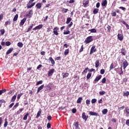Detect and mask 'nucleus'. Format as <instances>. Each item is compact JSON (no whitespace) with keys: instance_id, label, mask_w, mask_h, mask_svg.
<instances>
[{"instance_id":"19","label":"nucleus","mask_w":129,"mask_h":129,"mask_svg":"<svg viewBox=\"0 0 129 129\" xmlns=\"http://www.w3.org/2000/svg\"><path fill=\"white\" fill-rule=\"evenodd\" d=\"M56 29H57V27H55L53 29V34H54V35H56V36H58V35H59V33H58V32L57 31H56Z\"/></svg>"},{"instance_id":"61","label":"nucleus","mask_w":129,"mask_h":129,"mask_svg":"<svg viewBox=\"0 0 129 129\" xmlns=\"http://www.w3.org/2000/svg\"><path fill=\"white\" fill-rule=\"evenodd\" d=\"M72 112H73V113H76V108H73L72 109Z\"/></svg>"},{"instance_id":"15","label":"nucleus","mask_w":129,"mask_h":129,"mask_svg":"<svg viewBox=\"0 0 129 129\" xmlns=\"http://www.w3.org/2000/svg\"><path fill=\"white\" fill-rule=\"evenodd\" d=\"M13 47H11L6 52V55H9V54H11L12 52H13Z\"/></svg>"},{"instance_id":"21","label":"nucleus","mask_w":129,"mask_h":129,"mask_svg":"<svg viewBox=\"0 0 129 129\" xmlns=\"http://www.w3.org/2000/svg\"><path fill=\"white\" fill-rule=\"evenodd\" d=\"M62 75L63 78H66V77H68V76H69V74L68 73H66L64 74H62Z\"/></svg>"},{"instance_id":"60","label":"nucleus","mask_w":129,"mask_h":129,"mask_svg":"<svg viewBox=\"0 0 129 129\" xmlns=\"http://www.w3.org/2000/svg\"><path fill=\"white\" fill-rule=\"evenodd\" d=\"M111 15L112 16V17H115V16H116V13L113 12L111 13Z\"/></svg>"},{"instance_id":"37","label":"nucleus","mask_w":129,"mask_h":129,"mask_svg":"<svg viewBox=\"0 0 129 129\" xmlns=\"http://www.w3.org/2000/svg\"><path fill=\"white\" fill-rule=\"evenodd\" d=\"M18 106H19V103H17L14 106L13 108V110H14V109H16L17 108V107H18Z\"/></svg>"},{"instance_id":"44","label":"nucleus","mask_w":129,"mask_h":129,"mask_svg":"<svg viewBox=\"0 0 129 129\" xmlns=\"http://www.w3.org/2000/svg\"><path fill=\"white\" fill-rule=\"evenodd\" d=\"M105 72V70H104V69H102L100 70V74L102 75L104 74Z\"/></svg>"},{"instance_id":"34","label":"nucleus","mask_w":129,"mask_h":129,"mask_svg":"<svg viewBox=\"0 0 129 129\" xmlns=\"http://www.w3.org/2000/svg\"><path fill=\"white\" fill-rule=\"evenodd\" d=\"M16 98H17V96L16 95L13 96L11 100L12 102H14V101L16 100Z\"/></svg>"},{"instance_id":"3","label":"nucleus","mask_w":129,"mask_h":129,"mask_svg":"<svg viewBox=\"0 0 129 129\" xmlns=\"http://www.w3.org/2000/svg\"><path fill=\"white\" fill-rule=\"evenodd\" d=\"M89 114L90 115H92V116H98V115H99L98 114V113H96V112H93V111H89Z\"/></svg>"},{"instance_id":"1","label":"nucleus","mask_w":129,"mask_h":129,"mask_svg":"<svg viewBox=\"0 0 129 129\" xmlns=\"http://www.w3.org/2000/svg\"><path fill=\"white\" fill-rule=\"evenodd\" d=\"M92 36L88 37L85 41L86 44H89L90 42H92Z\"/></svg>"},{"instance_id":"46","label":"nucleus","mask_w":129,"mask_h":129,"mask_svg":"<svg viewBox=\"0 0 129 129\" xmlns=\"http://www.w3.org/2000/svg\"><path fill=\"white\" fill-rule=\"evenodd\" d=\"M96 101H97L96 99H93L91 100V102H92V104L95 103V102H96Z\"/></svg>"},{"instance_id":"43","label":"nucleus","mask_w":129,"mask_h":129,"mask_svg":"<svg viewBox=\"0 0 129 129\" xmlns=\"http://www.w3.org/2000/svg\"><path fill=\"white\" fill-rule=\"evenodd\" d=\"M43 83V81L41 80L39 81H38L36 83V85H39V84H42Z\"/></svg>"},{"instance_id":"11","label":"nucleus","mask_w":129,"mask_h":129,"mask_svg":"<svg viewBox=\"0 0 129 129\" xmlns=\"http://www.w3.org/2000/svg\"><path fill=\"white\" fill-rule=\"evenodd\" d=\"M27 20V19L24 18L23 20L21 21V22L20 23V26L22 27V26L24 25V24H25V22Z\"/></svg>"},{"instance_id":"36","label":"nucleus","mask_w":129,"mask_h":129,"mask_svg":"<svg viewBox=\"0 0 129 129\" xmlns=\"http://www.w3.org/2000/svg\"><path fill=\"white\" fill-rule=\"evenodd\" d=\"M107 32L109 33L110 32V30H111V26L108 25L107 27Z\"/></svg>"},{"instance_id":"64","label":"nucleus","mask_w":129,"mask_h":129,"mask_svg":"<svg viewBox=\"0 0 129 129\" xmlns=\"http://www.w3.org/2000/svg\"><path fill=\"white\" fill-rule=\"evenodd\" d=\"M126 124L129 126V119H127L126 121Z\"/></svg>"},{"instance_id":"38","label":"nucleus","mask_w":129,"mask_h":129,"mask_svg":"<svg viewBox=\"0 0 129 129\" xmlns=\"http://www.w3.org/2000/svg\"><path fill=\"white\" fill-rule=\"evenodd\" d=\"M8 25H11V21H8L6 22L5 25V27H7V26H8Z\"/></svg>"},{"instance_id":"32","label":"nucleus","mask_w":129,"mask_h":129,"mask_svg":"<svg viewBox=\"0 0 129 129\" xmlns=\"http://www.w3.org/2000/svg\"><path fill=\"white\" fill-rule=\"evenodd\" d=\"M69 54V49H66L64 52V55L66 56V55H68Z\"/></svg>"},{"instance_id":"24","label":"nucleus","mask_w":129,"mask_h":129,"mask_svg":"<svg viewBox=\"0 0 129 129\" xmlns=\"http://www.w3.org/2000/svg\"><path fill=\"white\" fill-rule=\"evenodd\" d=\"M89 32H90L91 33H96V29L93 28L92 29L89 30Z\"/></svg>"},{"instance_id":"5","label":"nucleus","mask_w":129,"mask_h":129,"mask_svg":"<svg viewBox=\"0 0 129 129\" xmlns=\"http://www.w3.org/2000/svg\"><path fill=\"white\" fill-rule=\"evenodd\" d=\"M32 15H33V10H30L29 12L27 13L26 17H27V18H31Z\"/></svg>"},{"instance_id":"22","label":"nucleus","mask_w":129,"mask_h":129,"mask_svg":"<svg viewBox=\"0 0 129 129\" xmlns=\"http://www.w3.org/2000/svg\"><path fill=\"white\" fill-rule=\"evenodd\" d=\"M82 97H79L78 98L77 101V103H81V101H82Z\"/></svg>"},{"instance_id":"8","label":"nucleus","mask_w":129,"mask_h":129,"mask_svg":"<svg viewBox=\"0 0 129 129\" xmlns=\"http://www.w3.org/2000/svg\"><path fill=\"white\" fill-rule=\"evenodd\" d=\"M96 51V48H95V47L94 46H92L91 48L90 54L91 55V54H93L94 53V52Z\"/></svg>"},{"instance_id":"12","label":"nucleus","mask_w":129,"mask_h":129,"mask_svg":"<svg viewBox=\"0 0 129 129\" xmlns=\"http://www.w3.org/2000/svg\"><path fill=\"white\" fill-rule=\"evenodd\" d=\"M36 9H38V10H40L42 8V3H38L36 5Z\"/></svg>"},{"instance_id":"6","label":"nucleus","mask_w":129,"mask_h":129,"mask_svg":"<svg viewBox=\"0 0 129 129\" xmlns=\"http://www.w3.org/2000/svg\"><path fill=\"white\" fill-rule=\"evenodd\" d=\"M55 71V69H52L49 70L48 72V76H52L53 75L54 72Z\"/></svg>"},{"instance_id":"50","label":"nucleus","mask_w":129,"mask_h":129,"mask_svg":"<svg viewBox=\"0 0 129 129\" xmlns=\"http://www.w3.org/2000/svg\"><path fill=\"white\" fill-rule=\"evenodd\" d=\"M33 7L32 4L30 5L29 4H27V9H31V8Z\"/></svg>"},{"instance_id":"16","label":"nucleus","mask_w":129,"mask_h":129,"mask_svg":"<svg viewBox=\"0 0 129 129\" xmlns=\"http://www.w3.org/2000/svg\"><path fill=\"white\" fill-rule=\"evenodd\" d=\"M49 61H50L52 66L53 65H54V64H55V60H54V59H53V58H52V57H49Z\"/></svg>"},{"instance_id":"13","label":"nucleus","mask_w":129,"mask_h":129,"mask_svg":"<svg viewBox=\"0 0 129 129\" xmlns=\"http://www.w3.org/2000/svg\"><path fill=\"white\" fill-rule=\"evenodd\" d=\"M43 88H44V85H42L40 86V87H39L38 88V89L37 91V93H39V92H40V91H41V90H42V89H43Z\"/></svg>"},{"instance_id":"9","label":"nucleus","mask_w":129,"mask_h":129,"mask_svg":"<svg viewBox=\"0 0 129 129\" xmlns=\"http://www.w3.org/2000/svg\"><path fill=\"white\" fill-rule=\"evenodd\" d=\"M101 77H102L101 75H99V76L97 77L94 81V83L99 81V80L101 79Z\"/></svg>"},{"instance_id":"20","label":"nucleus","mask_w":129,"mask_h":129,"mask_svg":"<svg viewBox=\"0 0 129 129\" xmlns=\"http://www.w3.org/2000/svg\"><path fill=\"white\" fill-rule=\"evenodd\" d=\"M99 66V59H97L95 62V67L97 68Z\"/></svg>"},{"instance_id":"14","label":"nucleus","mask_w":129,"mask_h":129,"mask_svg":"<svg viewBox=\"0 0 129 129\" xmlns=\"http://www.w3.org/2000/svg\"><path fill=\"white\" fill-rule=\"evenodd\" d=\"M107 5V1H106V0H102V6L103 7H106Z\"/></svg>"},{"instance_id":"41","label":"nucleus","mask_w":129,"mask_h":129,"mask_svg":"<svg viewBox=\"0 0 129 129\" xmlns=\"http://www.w3.org/2000/svg\"><path fill=\"white\" fill-rule=\"evenodd\" d=\"M91 77V73H89L87 75V79H89Z\"/></svg>"},{"instance_id":"63","label":"nucleus","mask_w":129,"mask_h":129,"mask_svg":"<svg viewBox=\"0 0 129 129\" xmlns=\"http://www.w3.org/2000/svg\"><path fill=\"white\" fill-rule=\"evenodd\" d=\"M62 11H63V13H67V12H68V9H63L62 10Z\"/></svg>"},{"instance_id":"31","label":"nucleus","mask_w":129,"mask_h":129,"mask_svg":"<svg viewBox=\"0 0 129 129\" xmlns=\"http://www.w3.org/2000/svg\"><path fill=\"white\" fill-rule=\"evenodd\" d=\"M124 111V112H126V114H128V115H129V109L127 107L125 108Z\"/></svg>"},{"instance_id":"25","label":"nucleus","mask_w":129,"mask_h":129,"mask_svg":"<svg viewBox=\"0 0 129 129\" xmlns=\"http://www.w3.org/2000/svg\"><path fill=\"white\" fill-rule=\"evenodd\" d=\"M124 51H125V49H124V48H122V49H121V52H120V53H121V54H122L123 56H125V55H126V53H125V52H124Z\"/></svg>"},{"instance_id":"33","label":"nucleus","mask_w":129,"mask_h":129,"mask_svg":"<svg viewBox=\"0 0 129 129\" xmlns=\"http://www.w3.org/2000/svg\"><path fill=\"white\" fill-rule=\"evenodd\" d=\"M28 115H29V113H27L23 117V120H27L28 118Z\"/></svg>"},{"instance_id":"17","label":"nucleus","mask_w":129,"mask_h":129,"mask_svg":"<svg viewBox=\"0 0 129 129\" xmlns=\"http://www.w3.org/2000/svg\"><path fill=\"white\" fill-rule=\"evenodd\" d=\"M78 123H79L78 121H77L74 124L75 127L76 129H80V128L79 127V126L78 125Z\"/></svg>"},{"instance_id":"49","label":"nucleus","mask_w":129,"mask_h":129,"mask_svg":"<svg viewBox=\"0 0 129 129\" xmlns=\"http://www.w3.org/2000/svg\"><path fill=\"white\" fill-rule=\"evenodd\" d=\"M112 69H113V63H112L110 66V71L112 70Z\"/></svg>"},{"instance_id":"28","label":"nucleus","mask_w":129,"mask_h":129,"mask_svg":"<svg viewBox=\"0 0 129 129\" xmlns=\"http://www.w3.org/2000/svg\"><path fill=\"white\" fill-rule=\"evenodd\" d=\"M17 46L18 47H19V48H22L23 47V46H24V44H23V43L22 42H19L18 44H17Z\"/></svg>"},{"instance_id":"51","label":"nucleus","mask_w":129,"mask_h":129,"mask_svg":"<svg viewBox=\"0 0 129 129\" xmlns=\"http://www.w3.org/2000/svg\"><path fill=\"white\" fill-rule=\"evenodd\" d=\"M83 51V45H82L81 46V48H80V49L79 50V52L81 53V52H82Z\"/></svg>"},{"instance_id":"30","label":"nucleus","mask_w":129,"mask_h":129,"mask_svg":"<svg viewBox=\"0 0 129 129\" xmlns=\"http://www.w3.org/2000/svg\"><path fill=\"white\" fill-rule=\"evenodd\" d=\"M73 26V22H71L69 25H68L67 29H68L70 28H71Z\"/></svg>"},{"instance_id":"4","label":"nucleus","mask_w":129,"mask_h":129,"mask_svg":"<svg viewBox=\"0 0 129 129\" xmlns=\"http://www.w3.org/2000/svg\"><path fill=\"white\" fill-rule=\"evenodd\" d=\"M43 28V25L41 24L37 26H36L35 28H33V31H36V30H40Z\"/></svg>"},{"instance_id":"18","label":"nucleus","mask_w":129,"mask_h":129,"mask_svg":"<svg viewBox=\"0 0 129 129\" xmlns=\"http://www.w3.org/2000/svg\"><path fill=\"white\" fill-rule=\"evenodd\" d=\"M108 110H107V109H104L102 110V113L103 114L105 115L106 113H107Z\"/></svg>"},{"instance_id":"35","label":"nucleus","mask_w":129,"mask_h":129,"mask_svg":"<svg viewBox=\"0 0 129 129\" xmlns=\"http://www.w3.org/2000/svg\"><path fill=\"white\" fill-rule=\"evenodd\" d=\"M33 24H31V25L28 28L27 31H26L27 33H28L29 31H31L32 29L33 28Z\"/></svg>"},{"instance_id":"26","label":"nucleus","mask_w":129,"mask_h":129,"mask_svg":"<svg viewBox=\"0 0 129 129\" xmlns=\"http://www.w3.org/2000/svg\"><path fill=\"white\" fill-rule=\"evenodd\" d=\"M72 20V19H71V18H70V17L68 18L67 19L66 24H69V23H70V22H71Z\"/></svg>"},{"instance_id":"62","label":"nucleus","mask_w":129,"mask_h":129,"mask_svg":"<svg viewBox=\"0 0 129 129\" xmlns=\"http://www.w3.org/2000/svg\"><path fill=\"white\" fill-rule=\"evenodd\" d=\"M8 121H6V122H5L4 127H7V126H8Z\"/></svg>"},{"instance_id":"57","label":"nucleus","mask_w":129,"mask_h":129,"mask_svg":"<svg viewBox=\"0 0 129 129\" xmlns=\"http://www.w3.org/2000/svg\"><path fill=\"white\" fill-rule=\"evenodd\" d=\"M3 19H4V15L1 14L0 15V21H2V20H3Z\"/></svg>"},{"instance_id":"52","label":"nucleus","mask_w":129,"mask_h":129,"mask_svg":"<svg viewBox=\"0 0 129 129\" xmlns=\"http://www.w3.org/2000/svg\"><path fill=\"white\" fill-rule=\"evenodd\" d=\"M6 46H10L11 42H10V41L6 42Z\"/></svg>"},{"instance_id":"23","label":"nucleus","mask_w":129,"mask_h":129,"mask_svg":"<svg viewBox=\"0 0 129 129\" xmlns=\"http://www.w3.org/2000/svg\"><path fill=\"white\" fill-rule=\"evenodd\" d=\"M99 11V10H98V9H95L93 11L94 15H96V14L98 13Z\"/></svg>"},{"instance_id":"40","label":"nucleus","mask_w":129,"mask_h":129,"mask_svg":"<svg viewBox=\"0 0 129 129\" xmlns=\"http://www.w3.org/2000/svg\"><path fill=\"white\" fill-rule=\"evenodd\" d=\"M70 34V31L68 30L67 31H65L63 32L64 35H69Z\"/></svg>"},{"instance_id":"29","label":"nucleus","mask_w":129,"mask_h":129,"mask_svg":"<svg viewBox=\"0 0 129 129\" xmlns=\"http://www.w3.org/2000/svg\"><path fill=\"white\" fill-rule=\"evenodd\" d=\"M41 113H42V111L41 110L38 111L36 115V118H38L40 116V115H41Z\"/></svg>"},{"instance_id":"42","label":"nucleus","mask_w":129,"mask_h":129,"mask_svg":"<svg viewBox=\"0 0 129 129\" xmlns=\"http://www.w3.org/2000/svg\"><path fill=\"white\" fill-rule=\"evenodd\" d=\"M105 94V91H100L99 92V94L100 95H104V94Z\"/></svg>"},{"instance_id":"58","label":"nucleus","mask_w":129,"mask_h":129,"mask_svg":"<svg viewBox=\"0 0 129 129\" xmlns=\"http://www.w3.org/2000/svg\"><path fill=\"white\" fill-rule=\"evenodd\" d=\"M124 95H125V96H128V95H129V92H128V91H126V92L124 93Z\"/></svg>"},{"instance_id":"45","label":"nucleus","mask_w":129,"mask_h":129,"mask_svg":"<svg viewBox=\"0 0 129 129\" xmlns=\"http://www.w3.org/2000/svg\"><path fill=\"white\" fill-rule=\"evenodd\" d=\"M86 103L87 105H89V104H90V100L88 99L86 100Z\"/></svg>"},{"instance_id":"54","label":"nucleus","mask_w":129,"mask_h":129,"mask_svg":"<svg viewBox=\"0 0 129 129\" xmlns=\"http://www.w3.org/2000/svg\"><path fill=\"white\" fill-rule=\"evenodd\" d=\"M0 32L1 33V35H4V34H5V29H2Z\"/></svg>"},{"instance_id":"39","label":"nucleus","mask_w":129,"mask_h":129,"mask_svg":"<svg viewBox=\"0 0 129 129\" xmlns=\"http://www.w3.org/2000/svg\"><path fill=\"white\" fill-rule=\"evenodd\" d=\"M87 70H88V68H86L84 71L82 72V74H84L87 73Z\"/></svg>"},{"instance_id":"48","label":"nucleus","mask_w":129,"mask_h":129,"mask_svg":"<svg viewBox=\"0 0 129 129\" xmlns=\"http://www.w3.org/2000/svg\"><path fill=\"white\" fill-rule=\"evenodd\" d=\"M4 103H6V101H5V100L4 99L0 100V104L2 105Z\"/></svg>"},{"instance_id":"55","label":"nucleus","mask_w":129,"mask_h":129,"mask_svg":"<svg viewBox=\"0 0 129 129\" xmlns=\"http://www.w3.org/2000/svg\"><path fill=\"white\" fill-rule=\"evenodd\" d=\"M96 8H98L99 7H100V3L99 2H98L96 5Z\"/></svg>"},{"instance_id":"27","label":"nucleus","mask_w":129,"mask_h":129,"mask_svg":"<svg viewBox=\"0 0 129 129\" xmlns=\"http://www.w3.org/2000/svg\"><path fill=\"white\" fill-rule=\"evenodd\" d=\"M18 18H19V15L16 14L13 19V22H16L18 20Z\"/></svg>"},{"instance_id":"7","label":"nucleus","mask_w":129,"mask_h":129,"mask_svg":"<svg viewBox=\"0 0 129 129\" xmlns=\"http://www.w3.org/2000/svg\"><path fill=\"white\" fill-rule=\"evenodd\" d=\"M117 39L119 41H122V40H123V36L122 34L118 33L117 35Z\"/></svg>"},{"instance_id":"47","label":"nucleus","mask_w":129,"mask_h":129,"mask_svg":"<svg viewBox=\"0 0 129 129\" xmlns=\"http://www.w3.org/2000/svg\"><path fill=\"white\" fill-rule=\"evenodd\" d=\"M105 82H106V79L105 78H104L102 80V83H105Z\"/></svg>"},{"instance_id":"59","label":"nucleus","mask_w":129,"mask_h":129,"mask_svg":"<svg viewBox=\"0 0 129 129\" xmlns=\"http://www.w3.org/2000/svg\"><path fill=\"white\" fill-rule=\"evenodd\" d=\"M47 118L48 120H51L52 119V116H48Z\"/></svg>"},{"instance_id":"2","label":"nucleus","mask_w":129,"mask_h":129,"mask_svg":"<svg viewBox=\"0 0 129 129\" xmlns=\"http://www.w3.org/2000/svg\"><path fill=\"white\" fill-rule=\"evenodd\" d=\"M128 66V63L127 62L126 60H125V59L123 60V69H125V68L127 67Z\"/></svg>"},{"instance_id":"56","label":"nucleus","mask_w":129,"mask_h":129,"mask_svg":"<svg viewBox=\"0 0 129 129\" xmlns=\"http://www.w3.org/2000/svg\"><path fill=\"white\" fill-rule=\"evenodd\" d=\"M3 123V118L0 117V127L2 126V124Z\"/></svg>"},{"instance_id":"53","label":"nucleus","mask_w":129,"mask_h":129,"mask_svg":"<svg viewBox=\"0 0 129 129\" xmlns=\"http://www.w3.org/2000/svg\"><path fill=\"white\" fill-rule=\"evenodd\" d=\"M47 128H51V123H48L47 124Z\"/></svg>"},{"instance_id":"10","label":"nucleus","mask_w":129,"mask_h":129,"mask_svg":"<svg viewBox=\"0 0 129 129\" xmlns=\"http://www.w3.org/2000/svg\"><path fill=\"white\" fill-rule=\"evenodd\" d=\"M82 118L84 119L85 121L87 120V119L88 118V116H86V115H85V112H83L82 113Z\"/></svg>"}]
</instances>
